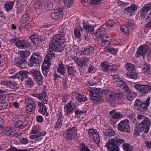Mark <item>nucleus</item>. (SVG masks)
I'll return each mask as SVG.
<instances>
[{
	"label": "nucleus",
	"mask_w": 151,
	"mask_h": 151,
	"mask_svg": "<svg viewBox=\"0 0 151 151\" xmlns=\"http://www.w3.org/2000/svg\"><path fill=\"white\" fill-rule=\"evenodd\" d=\"M142 104L141 102L139 99H137L136 100L134 104V105L135 106L139 107Z\"/></svg>",
	"instance_id": "nucleus-63"
},
{
	"label": "nucleus",
	"mask_w": 151,
	"mask_h": 151,
	"mask_svg": "<svg viewBox=\"0 0 151 151\" xmlns=\"http://www.w3.org/2000/svg\"><path fill=\"white\" fill-rule=\"evenodd\" d=\"M84 113V112L83 111H79L78 110H76V117H77L78 119L80 117L83 118L82 115Z\"/></svg>",
	"instance_id": "nucleus-58"
},
{
	"label": "nucleus",
	"mask_w": 151,
	"mask_h": 151,
	"mask_svg": "<svg viewBox=\"0 0 151 151\" xmlns=\"http://www.w3.org/2000/svg\"><path fill=\"white\" fill-rule=\"evenodd\" d=\"M119 81H117L116 82V85L118 87L124 89L125 91L128 90V86L125 82L123 81H121L120 78L119 79Z\"/></svg>",
	"instance_id": "nucleus-27"
},
{
	"label": "nucleus",
	"mask_w": 151,
	"mask_h": 151,
	"mask_svg": "<svg viewBox=\"0 0 151 151\" xmlns=\"http://www.w3.org/2000/svg\"><path fill=\"white\" fill-rule=\"evenodd\" d=\"M102 70L106 72L108 70L109 67H111L112 66L110 64H109L108 62H104L101 64Z\"/></svg>",
	"instance_id": "nucleus-41"
},
{
	"label": "nucleus",
	"mask_w": 151,
	"mask_h": 151,
	"mask_svg": "<svg viewBox=\"0 0 151 151\" xmlns=\"http://www.w3.org/2000/svg\"><path fill=\"white\" fill-rule=\"evenodd\" d=\"M41 60V56L38 53H34L31 56L28 62L29 66H32L34 64L39 63V62Z\"/></svg>",
	"instance_id": "nucleus-8"
},
{
	"label": "nucleus",
	"mask_w": 151,
	"mask_h": 151,
	"mask_svg": "<svg viewBox=\"0 0 151 151\" xmlns=\"http://www.w3.org/2000/svg\"><path fill=\"white\" fill-rule=\"evenodd\" d=\"M116 111L113 110L109 112V114L113 119H119L122 118L123 115L119 112H115Z\"/></svg>",
	"instance_id": "nucleus-25"
},
{
	"label": "nucleus",
	"mask_w": 151,
	"mask_h": 151,
	"mask_svg": "<svg viewBox=\"0 0 151 151\" xmlns=\"http://www.w3.org/2000/svg\"><path fill=\"white\" fill-rule=\"evenodd\" d=\"M118 129L121 132H128L130 130V126L128 120L125 119L120 122L118 125Z\"/></svg>",
	"instance_id": "nucleus-4"
},
{
	"label": "nucleus",
	"mask_w": 151,
	"mask_h": 151,
	"mask_svg": "<svg viewBox=\"0 0 151 151\" xmlns=\"http://www.w3.org/2000/svg\"><path fill=\"white\" fill-rule=\"evenodd\" d=\"M137 96L135 93H131L127 96V99L130 101H131L134 99Z\"/></svg>",
	"instance_id": "nucleus-49"
},
{
	"label": "nucleus",
	"mask_w": 151,
	"mask_h": 151,
	"mask_svg": "<svg viewBox=\"0 0 151 151\" xmlns=\"http://www.w3.org/2000/svg\"><path fill=\"white\" fill-rule=\"evenodd\" d=\"M121 31L126 34L129 33V31L128 27L125 25H122L121 27Z\"/></svg>",
	"instance_id": "nucleus-44"
},
{
	"label": "nucleus",
	"mask_w": 151,
	"mask_h": 151,
	"mask_svg": "<svg viewBox=\"0 0 151 151\" xmlns=\"http://www.w3.org/2000/svg\"><path fill=\"white\" fill-rule=\"evenodd\" d=\"M65 6L67 7H70L73 4V0H63Z\"/></svg>",
	"instance_id": "nucleus-42"
},
{
	"label": "nucleus",
	"mask_w": 151,
	"mask_h": 151,
	"mask_svg": "<svg viewBox=\"0 0 151 151\" xmlns=\"http://www.w3.org/2000/svg\"><path fill=\"white\" fill-rule=\"evenodd\" d=\"M135 88L143 94H147L151 92V86L149 85L137 84L135 85Z\"/></svg>",
	"instance_id": "nucleus-6"
},
{
	"label": "nucleus",
	"mask_w": 151,
	"mask_h": 151,
	"mask_svg": "<svg viewBox=\"0 0 151 151\" xmlns=\"http://www.w3.org/2000/svg\"><path fill=\"white\" fill-rule=\"evenodd\" d=\"M7 151H27V150L26 149H18L12 146L10 148L7 150Z\"/></svg>",
	"instance_id": "nucleus-52"
},
{
	"label": "nucleus",
	"mask_w": 151,
	"mask_h": 151,
	"mask_svg": "<svg viewBox=\"0 0 151 151\" xmlns=\"http://www.w3.org/2000/svg\"><path fill=\"white\" fill-rule=\"evenodd\" d=\"M30 39L32 41V42L34 44H35V42H37L38 41L41 40V39H40V37H35V36H31L30 37Z\"/></svg>",
	"instance_id": "nucleus-54"
},
{
	"label": "nucleus",
	"mask_w": 151,
	"mask_h": 151,
	"mask_svg": "<svg viewBox=\"0 0 151 151\" xmlns=\"http://www.w3.org/2000/svg\"><path fill=\"white\" fill-rule=\"evenodd\" d=\"M42 4L41 1H36L34 3V7L36 9H39L41 7Z\"/></svg>",
	"instance_id": "nucleus-61"
},
{
	"label": "nucleus",
	"mask_w": 151,
	"mask_h": 151,
	"mask_svg": "<svg viewBox=\"0 0 151 151\" xmlns=\"http://www.w3.org/2000/svg\"><path fill=\"white\" fill-rule=\"evenodd\" d=\"M145 9L149 11L151 9V3H149L146 4L143 6Z\"/></svg>",
	"instance_id": "nucleus-64"
},
{
	"label": "nucleus",
	"mask_w": 151,
	"mask_h": 151,
	"mask_svg": "<svg viewBox=\"0 0 151 151\" xmlns=\"http://www.w3.org/2000/svg\"><path fill=\"white\" fill-rule=\"evenodd\" d=\"M123 95V93H118L115 92H112L107 97V101L110 104L112 103L116 100L121 98Z\"/></svg>",
	"instance_id": "nucleus-5"
},
{
	"label": "nucleus",
	"mask_w": 151,
	"mask_h": 151,
	"mask_svg": "<svg viewBox=\"0 0 151 151\" xmlns=\"http://www.w3.org/2000/svg\"><path fill=\"white\" fill-rule=\"evenodd\" d=\"M25 85L27 87H32L33 85V82L32 79L29 78L26 81Z\"/></svg>",
	"instance_id": "nucleus-45"
},
{
	"label": "nucleus",
	"mask_w": 151,
	"mask_h": 151,
	"mask_svg": "<svg viewBox=\"0 0 151 151\" xmlns=\"http://www.w3.org/2000/svg\"><path fill=\"white\" fill-rule=\"evenodd\" d=\"M44 6L46 10H50L53 7V4L50 0H44Z\"/></svg>",
	"instance_id": "nucleus-30"
},
{
	"label": "nucleus",
	"mask_w": 151,
	"mask_h": 151,
	"mask_svg": "<svg viewBox=\"0 0 151 151\" xmlns=\"http://www.w3.org/2000/svg\"><path fill=\"white\" fill-rule=\"evenodd\" d=\"M88 90L89 92L90 99L96 104L102 101L103 99L99 96L100 88L88 87Z\"/></svg>",
	"instance_id": "nucleus-2"
},
{
	"label": "nucleus",
	"mask_w": 151,
	"mask_h": 151,
	"mask_svg": "<svg viewBox=\"0 0 151 151\" xmlns=\"http://www.w3.org/2000/svg\"><path fill=\"white\" fill-rule=\"evenodd\" d=\"M83 27L86 31L90 34L93 33L94 28L96 26L95 25L90 24L88 22H84L83 23Z\"/></svg>",
	"instance_id": "nucleus-15"
},
{
	"label": "nucleus",
	"mask_w": 151,
	"mask_h": 151,
	"mask_svg": "<svg viewBox=\"0 0 151 151\" xmlns=\"http://www.w3.org/2000/svg\"><path fill=\"white\" fill-rule=\"evenodd\" d=\"M29 45L26 41L24 40H20L19 39L17 43V46L19 48H24L29 46Z\"/></svg>",
	"instance_id": "nucleus-24"
},
{
	"label": "nucleus",
	"mask_w": 151,
	"mask_h": 151,
	"mask_svg": "<svg viewBox=\"0 0 151 151\" xmlns=\"http://www.w3.org/2000/svg\"><path fill=\"white\" fill-rule=\"evenodd\" d=\"M71 102H69L64 107V108L66 111L67 115L72 112L74 109V108L71 106Z\"/></svg>",
	"instance_id": "nucleus-33"
},
{
	"label": "nucleus",
	"mask_w": 151,
	"mask_h": 151,
	"mask_svg": "<svg viewBox=\"0 0 151 151\" xmlns=\"http://www.w3.org/2000/svg\"><path fill=\"white\" fill-rule=\"evenodd\" d=\"M14 126L17 128L22 129L24 127L23 126V122L20 120L14 121Z\"/></svg>",
	"instance_id": "nucleus-39"
},
{
	"label": "nucleus",
	"mask_w": 151,
	"mask_h": 151,
	"mask_svg": "<svg viewBox=\"0 0 151 151\" xmlns=\"http://www.w3.org/2000/svg\"><path fill=\"white\" fill-rule=\"evenodd\" d=\"M148 107L144 104H142L139 107V109L141 111H144L147 110Z\"/></svg>",
	"instance_id": "nucleus-55"
},
{
	"label": "nucleus",
	"mask_w": 151,
	"mask_h": 151,
	"mask_svg": "<svg viewBox=\"0 0 151 151\" xmlns=\"http://www.w3.org/2000/svg\"><path fill=\"white\" fill-rule=\"evenodd\" d=\"M60 15V14L59 13L57 12H53L51 13L50 17L52 18L55 19H58L59 18Z\"/></svg>",
	"instance_id": "nucleus-51"
},
{
	"label": "nucleus",
	"mask_w": 151,
	"mask_h": 151,
	"mask_svg": "<svg viewBox=\"0 0 151 151\" xmlns=\"http://www.w3.org/2000/svg\"><path fill=\"white\" fill-rule=\"evenodd\" d=\"M51 64L50 62L44 61L42 65V69L43 75L45 77L47 76V73L49 71Z\"/></svg>",
	"instance_id": "nucleus-16"
},
{
	"label": "nucleus",
	"mask_w": 151,
	"mask_h": 151,
	"mask_svg": "<svg viewBox=\"0 0 151 151\" xmlns=\"http://www.w3.org/2000/svg\"><path fill=\"white\" fill-rule=\"evenodd\" d=\"M13 3H6L5 4V8L7 11H9L12 8L13 5Z\"/></svg>",
	"instance_id": "nucleus-47"
},
{
	"label": "nucleus",
	"mask_w": 151,
	"mask_h": 151,
	"mask_svg": "<svg viewBox=\"0 0 151 151\" xmlns=\"http://www.w3.org/2000/svg\"><path fill=\"white\" fill-rule=\"evenodd\" d=\"M50 50L52 51L61 52L63 50V47L61 46L60 42H55V41H50L49 44Z\"/></svg>",
	"instance_id": "nucleus-7"
},
{
	"label": "nucleus",
	"mask_w": 151,
	"mask_h": 151,
	"mask_svg": "<svg viewBox=\"0 0 151 151\" xmlns=\"http://www.w3.org/2000/svg\"><path fill=\"white\" fill-rule=\"evenodd\" d=\"M8 106L6 102H2L0 103V110L5 109Z\"/></svg>",
	"instance_id": "nucleus-60"
},
{
	"label": "nucleus",
	"mask_w": 151,
	"mask_h": 151,
	"mask_svg": "<svg viewBox=\"0 0 151 151\" xmlns=\"http://www.w3.org/2000/svg\"><path fill=\"white\" fill-rule=\"evenodd\" d=\"M124 142V140L118 136L108 140L105 146L108 151H120L119 145Z\"/></svg>",
	"instance_id": "nucleus-1"
},
{
	"label": "nucleus",
	"mask_w": 151,
	"mask_h": 151,
	"mask_svg": "<svg viewBox=\"0 0 151 151\" xmlns=\"http://www.w3.org/2000/svg\"><path fill=\"white\" fill-rule=\"evenodd\" d=\"M94 48L92 46H90L88 47H85L84 50H82L81 52L86 55L89 54L93 52Z\"/></svg>",
	"instance_id": "nucleus-34"
},
{
	"label": "nucleus",
	"mask_w": 151,
	"mask_h": 151,
	"mask_svg": "<svg viewBox=\"0 0 151 151\" xmlns=\"http://www.w3.org/2000/svg\"><path fill=\"white\" fill-rule=\"evenodd\" d=\"M81 151H91L84 144H82L80 146Z\"/></svg>",
	"instance_id": "nucleus-50"
},
{
	"label": "nucleus",
	"mask_w": 151,
	"mask_h": 151,
	"mask_svg": "<svg viewBox=\"0 0 151 151\" xmlns=\"http://www.w3.org/2000/svg\"><path fill=\"white\" fill-rule=\"evenodd\" d=\"M104 136L106 139L109 138L115 134V132L113 129H106L103 131Z\"/></svg>",
	"instance_id": "nucleus-19"
},
{
	"label": "nucleus",
	"mask_w": 151,
	"mask_h": 151,
	"mask_svg": "<svg viewBox=\"0 0 151 151\" xmlns=\"http://www.w3.org/2000/svg\"><path fill=\"white\" fill-rule=\"evenodd\" d=\"M58 66L57 69V71L61 74L63 75L65 73V68L64 65L61 62H59L58 64Z\"/></svg>",
	"instance_id": "nucleus-37"
},
{
	"label": "nucleus",
	"mask_w": 151,
	"mask_h": 151,
	"mask_svg": "<svg viewBox=\"0 0 151 151\" xmlns=\"http://www.w3.org/2000/svg\"><path fill=\"white\" fill-rule=\"evenodd\" d=\"M148 11L147 10L145 9L144 7H143L142 8L141 11V16L142 18H144L145 16L147 14Z\"/></svg>",
	"instance_id": "nucleus-48"
},
{
	"label": "nucleus",
	"mask_w": 151,
	"mask_h": 151,
	"mask_svg": "<svg viewBox=\"0 0 151 151\" xmlns=\"http://www.w3.org/2000/svg\"><path fill=\"white\" fill-rule=\"evenodd\" d=\"M65 28V25L64 24L60 26L59 27L60 31V32L61 33V35L65 34V32L64 30Z\"/></svg>",
	"instance_id": "nucleus-62"
},
{
	"label": "nucleus",
	"mask_w": 151,
	"mask_h": 151,
	"mask_svg": "<svg viewBox=\"0 0 151 151\" xmlns=\"http://www.w3.org/2000/svg\"><path fill=\"white\" fill-rule=\"evenodd\" d=\"M127 25L129 26L132 29H134L136 28L135 23L132 21L129 20L127 22Z\"/></svg>",
	"instance_id": "nucleus-56"
},
{
	"label": "nucleus",
	"mask_w": 151,
	"mask_h": 151,
	"mask_svg": "<svg viewBox=\"0 0 151 151\" xmlns=\"http://www.w3.org/2000/svg\"><path fill=\"white\" fill-rule=\"evenodd\" d=\"M15 130V129L14 127H7L4 129V132L6 135L8 136L12 135L13 136L15 134L14 132Z\"/></svg>",
	"instance_id": "nucleus-22"
},
{
	"label": "nucleus",
	"mask_w": 151,
	"mask_h": 151,
	"mask_svg": "<svg viewBox=\"0 0 151 151\" xmlns=\"http://www.w3.org/2000/svg\"><path fill=\"white\" fill-rule=\"evenodd\" d=\"M76 100L78 102H84L87 101V97L83 94L76 93Z\"/></svg>",
	"instance_id": "nucleus-28"
},
{
	"label": "nucleus",
	"mask_w": 151,
	"mask_h": 151,
	"mask_svg": "<svg viewBox=\"0 0 151 151\" xmlns=\"http://www.w3.org/2000/svg\"><path fill=\"white\" fill-rule=\"evenodd\" d=\"M123 148L125 151H131L133 149L132 146L127 143H125L123 145Z\"/></svg>",
	"instance_id": "nucleus-40"
},
{
	"label": "nucleus",
	"mask_w": 151,
	"mask_h": 151,
	"mask_svg": "<svg viewBox=\"0 0 151 151\" xmlns=\"http://www.w3.org/2000/svg\"><path fill=\"white\" fill-rule=\"evenodd\" d=\"M150 65L147 64L143 65L140 66L142 68V71L144 74L146 75H148L150 73Z\"/></svg>",
	"instance_id": "nucleus-21"
},
{
	"label": "nucleus",
	"mask_w": 151,
	"mask_h": 151,
	"mask_svg": "<svg viewBox=\"0 0 151 151\" xmlns=\"http://www.w3.org/2000/svg\"><path fill=\"white\" fill-rule=\"evenodd\" d=\"M25 102L27 105L26 107L27 112L29 114H31L32 111L35 109V103L32 99L29 98L25 99Z\"/></svg>",
	"instance_id": "nucleus-9"
},
{
	"label": "nucleus",
	"mask_w": 151,
	"mask_h": 151,
	"mask_svg": "<svg viewBox=\"0 0 151 151\" xmlns=\"http://www.w3.org/2000/svg\"><path fill=\"white\" fill-rule=\"evenodd\" d=\"M137 8L135 4H132L129 7L126 8L124 10L125 13L129 16L134 14Z\"/></svg>",
	"instance_id": "nucleus-17"
},
{
	"label": "nucleus",
	"mask_w": 151,
	"mask_h": 151,
	"mask_svg": "<svg viewBox=\"0 0 151 151\" xmlns=\"http://www.w3.org/2000/svg\"><path fill=\"white\" fill-rule=\"evenodd\" d=\"M76 133V128L73 127L68 129L63 134V137L68 140H70L72 139Z\"/></svg>",
	"instance_id": "nucleus-12"
},
{
	"label": "nucleus",
	"mask_w": 151,
	"mask_h": 151,
	"mask_svg": "<svg viewBox=\"0 0 151 151\" xmlns=\"http://www.w3.org/2000/svg\"><path fill=\"white\" fill-rule=\"evenodd\" d=\"M76 61H77L76 63L78 66L80 67L85 66L86 65L85 59L81 60L79 58H76Z\"/></svg>",
	"instance_id": "nucleus-38"
},
{
	"label": "nucleus",
	"mask_w": 151,
	"mask_h": 151,
	"mask_svg": "<svg viewBox=\"0 0 151 151\" xmlns=\"http://www.w3.org/2000/svg\"><path fill=\"white\" fill-rule=\"evenodd\" d=\"M89 137L96 143L100 142V138L97 131L93 129H90L88 131Z\"/></svg>",
	"instance_id": "nucleus-10"
},
{
	"label": "nucleus",
	"mask_w": 151,
	"mask_h": 151,
	"mask_svg": "<svg viewBox=\"0 0 151 151\" xmlns=\"http://www.w3.org/2000/svg\"><path fill=\"white\" fill-rule=\"evenodd\" d=\"M150 123L149 119L147 118H145L139 124L138 129L140 132L144 131V133H147L149 130Z\"/></svg>",
	"instance_id": "nucleus-3"
},
{
	"label": "nucleus",
	"mask_w": 151,
	"mask_h": 151,
	"mask_svg": "<svg viewBox=\"0 0 151 151\" xmlns=\"http://www.w3.org/2000/svg\"><path fill=\"white\" fill-rule=\"evenodd\" d=\"M38 99L41 101H43V103L44 104H47V97L45 92L39 94Z\"/></svg>",
	"instance_id": "nucleus-32"
},
{
	"label": "nucleus",
	"mask_w": 151,
	"mask_h": 151,
	"mask_svg": "<svg viewBox=\"0 0 151 151\" xmlns=\"http://www.w3.org/2000/svg\"><path fill=\"white\" fill-rule=\"evenodd\" d=\"M108 52L113 54H116L118 52V49L114 48H111L108 49Z\"/></svg>",
	"instance_id": "nucleus-57"
},
{
	"label": "nucleus",
	"mask_w": 151,
	"mask_h": 151,
	"mask_svg": "<svg viewBox=\"0 0 151 151\" xmlns=\"http://www.w3.org/2000/svg\"><path fill=\"white\" fill-rule=\"evenodd\" d=\"M29 74V73L27 71L22 70L13 75L12 76V77L14 78H17L19 79L21 78V80L23 81L27 79L28 77V75Z\"/></svg>",
	"instance_id": "nucleus-11"
},
{
	"label": "nucleus",
	"mask_w": 151,
	"mask_h": 151,
	"mask_svg": "<svg viewBox=\"0 0 151 151\" xmlns=\"http://www.w3.org/2000/svg\"><path fill=\"white\" fill-rule=\"evenodd\" d=\"M105 29L104 26H101L96 32V37L99 39H102L104 37L108 38V36L106 35H105Z\"/></svg>",
	"instance_id": "nucleus-13"
},
{
	"label": "nucleus",
	"mask_w": 151,
	"mask_h": 151,
	"mask_svg": "<svg viewBox=\"0 0 151 151\" xmlns=\"http://www.w3.org/2000/svg\"><path fill=\"white\" fill-rule=\"evenodd\" d=\"M33 76L38 85H41L42 84L43 81L42 76L39 71L35 70L33 74Z\"/></svg>",
	"instance_id": "nucleus-14"
},
{
	"label": "nucleus",
	"mask_w": 151,
	"mask_h": 151,
	"mask_svg": "<svg viewBox=\"0 0 151 151\" xmlns=\"http://www.w3.org/2000/svg\"><path fill=\"white\" fill-rule=\"evenodd\" d=\"M66 67L67 68V71L69 75L70 76L73 75L74 73V72L72 68L71 67L68 65L66 66Z\"/></svg>",
	"instance_id": "nucleus-59"
},
{
	"label": "nucleus",
	"mask_w": 151,
	"mask_h": 151,
	"mask_svg": "<svg viewBox=\"0 0 151 151\" xmlns=\"http://www.w3.org/2000/svg\"><path fill=\"white\" fill-rule=\"evenodd\" d=\"M55 53L51 50H50L49 48L47 53V54L45 59L44 60V61H47L48 62H49L51 59L52 58H55Z\"/></svg>",
	"instance_id": "nucleus-23"
},
{
	"label": "nucleus",
	"mask_w": 151,
	"mask_h": 151,
	"mask_svg": "<svg viewBox=\"0 0 151 151\" xmlns=\"http://www.w3.org/2000/svg\"><path fill=\"white\" fill-rule=\"evenodd\" d=\"M61 34H57L54 36L51 41H55L56 42H60V41L61 40Z\"/></svg>",
	"instance_id": "nucleus-43"
},
{
	"label": "nucleus",
	"mask_w": 151,
	"mask_h": 151,
	"mask_svg": "<svg viewBox=\"0 0 151 151\" xmlns=\"http://www.w3.org/2000/svg\"><path fill=\"white\" fill-rule=\"evenodd\" d=\"M18 53L20 55V57L26 59V58L28 57L30 54L29 50H25L19 51Z\"/></svg>",
	"instance_id": "nucleus-31"
},
{
	"label": "nucleus",
	"mask_w": 151,
	"mask_h": 151,
	"mask_svg": "<svg viewBox=\"0 0 151 151\" xmlns=\"http://www.w3.org/2000/svg\"><path fill=\"white\" fill-rule=\"evenodd\" d=\"M38 106L39 108V111L42 114H45L47 111L45 106L43 104L41 103H38Z\"/></svg>",
	"instance_id": "nucleus-35"
},
{
	"label": "nucleus",
	"mask_w": 151,
	"mask_h": 151,
	"mask_svg": "<svg viewBox=\"0 0 151 151\" xmlns=\"http://www.w3.org/2000/svg\"><path fill=\"white\" fill-rule=\"evenodd\" d=\"M125 68L129 72L135 71V66L132 64L128 63L125 65Z\"/></svg>",
	"instance_id": "nucleus-36"
},
{
	"label": "nucleus",
	"mask_w": 151,
	"mask_h": 151,
	"mask_svg": "<svg viewBox=\"0 0 151 151\" xmlns=\"http://www.w3.org/2000/svg\"><path fill=\"white\" fill-rule=\"evenodd\" d=\"M29 18V16L27 14H25L24 15L23 17L22 18L21 22L22 23H24L25 22L27 21Z\"/></svg>",
	"instance_id": "nucleus-53"
},
{
	"label": "nucleus",
	"mask_w": 151,
	"mask_h": 151,
	"mask_svg": "<svg viewBox=\"0 0 151 151\" xmlns=\"http://www.w3.org/2000/svg\"><path fill=\"white\" fill-rule=\"evenodd\" d=\"M26 62V59L20 57L17 58H16L14 61L15 64L19 68H23L22 67L21 65L25 64Z\"/></svg>",
	"instance_id": "nucleus-20"
},
{
	"label": "nucleus",
	"mask_w": 151,
	"mask_h": 151,
	"mask_svg": "<svg viewBox=\"0 0 151 151\" xmlns=\"http://www.w3.org/2000/svg\"><path fill=\"white\" fill-rule=\"evenodd\" d=\"M127 77L132 79H137L138 77V73L135 71L128 72L126 74Z\"/></svg>",
	"instance_id": "nucleus-29"
},
{
	"label": "nucleus",
	"mask_w": 151,
	"mask_h": 151,
	"mask_svg": "<svg viewBox=\"0 0 151 151\" xmlns=\"http://www.w3.org/2000/svg\"><path fill=\"white\" fill-rule=\"evenodd\" d=\"M1 83L4 85L10 87L12 89H15L16 88V83L14 82H12L10 81L6 80L2 81Z\"/></svg>",
	"instance_id": "nucleus-26"
},
{
	"label": "nucleus",
	"mask_w": 151,
	"mask_h": 151,
	"mask_svg": "<svg viewBox=\"0 0 151 151\" xmlns=\"http://www.w3.org/2000/svg\"><path fill=\"white\" fill-rule=\"evenodd\" d=\"M147 48V46L146 45L141 46L138 48L137 53L139 55H142L143 58H144V55L146 53Z\"/></svg>",
	"instance_id": "nucleus-18"
},
{
	"label": "nucleus",
	"mask_w": 151,
	"mask_h": 151,
	"mask_svg": "<svg viewBox=\"0 0 151 151\" xmlns=\"http://www.w3.org/2000/svg\"><path fill=\"white\" fill-rule=\"evenodd\" d=\"M100 44L102 46L106 47L109 46L110 42L108 40H103L101 42Z\"/></svg>",
	"instance_id": "nucleus-46"
}]
</instances>
